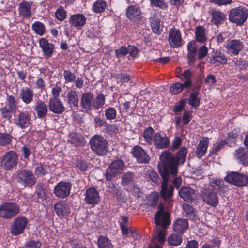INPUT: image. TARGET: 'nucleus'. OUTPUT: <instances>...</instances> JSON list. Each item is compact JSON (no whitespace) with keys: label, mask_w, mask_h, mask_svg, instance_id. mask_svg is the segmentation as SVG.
<instances>
[{"label":"nucleus","mask_w":248,"mask_h":248,"mask_svg":"<svg viewBox=\"0 0 248 248\" xmlns=\"http://www.w3.org/2000/svg\"><path fill=\"white\" fill-rule=\"evenodd\" d=\"M187 150L182 147L175 156L169 152H165L160 156V161L158 163L159 172L164 175L166 170L170 172L173 176L177 174V165L183 164L186 160Z\"/></svg>","instance_id":"nucleus-1"},{"label":"nucleus","mask_w":248,"mask_h":248,"mask_svg":"<svg viewBox=\"0 0 248 248\" xmlns=\"http://www.w3.org/2000/svg\"><path fill=\"white\" fill-rule=\"evenodd\" d=\"M90 145L92 151L99 156L105 155L108 151V143L100 135L92 137L90 140Z\"/></svg>","instance_id":"nucleus-2"},{"label":"nucleus","mask_w":248,"mask_h":248,"mask_svg":"<svg viewBox=\"0 0 248 248\" xmlns=\"http://www.w3.org/2000/svg\"><path fill=\"white\" fill-rule=\"evenodd\" d=\"M165 175H162L161 172H159L163 181L161 185V189L160 194L161 197L164 200L168 203V207H170L171 206V198L173 196V192L174 191V187L171 185H168V181L169 179L170 174H171L170 172L166 170Z\"/></svg>","instance_id":"nucleus-3"},{"label":"nucleus","mask_w":248,"mask_h":248,"mask_svg":"<svg viewBox=\"0 0 248 248\" xmlns=\"http://www.w3.org/2000/svg\"><path fill=\"white\" fill-rule=\"evenodd\" d=\"M248 16L247 9L243 6H239L231 10L229 15V20L237 25H242L246 21Z\"/></svg>","instance_id":"nucleus-4"},{"label":"nucleus","mask_w":248,"mask_h":248,"mask_svg":"<svg viewBox=\"0 0 248 248\" xmlns=\"http://www.w3.org/2000/svg\"><path fill=\"white\" fill-rule=\"evenodd\" d=\"M16 180L18 183L24 187H30L35 185L36 178L30 170H21L17 171Z\"/></svg>","instance_id":"nucleus-5"},{"label":"nucleus","mask_w":248,"mask_h":248,"mask_svg":"<svg viewBox=\"0 0 248 248\" xmlns=\"http://www.w3.org/2000/svg\"><path fill=\"white\" fill-rule=\"evenodd\" d=\"M18 161L17 154L14 151H10L1 157L0 166L5 170H10L16 166Z\"/></svg>","instance_id":"nucleus-6"},{"label":"nucleus","mask_w":248,"mask_h":248,"mask_svg":"<svg viewBox=\"0 0 248 248\" xmlns=\"http://www.w3.org/2000/svg\"><path fill=\"white\" fill-rule=\"evenodd\" d=\"M20 212V207L16 203L5 202L0 206V216L5 219H10Z\"/></svg>","instance_id":"nucleus-7"},{"label":"nucleus","mask_w":248,"mask_h":248,"mask_svg":"<svg viewBox=\"0 0 248 248\" xmlns=\"http://www.w3.org/2000/svg\"><path fill=\"white\" fill-rule=\"evenodd\" d=\"M200 196L206 204L211 207H216L219 203L217 193L210 188H202L200 191Z\"/></svg>","instance_id":"nucleus-8"},{"label":"nucleus","mask_w":248,"mask_h":248,"mask_svg":"<svg viewBox=\"0 0 248 248\" xmlns=\"http://www.w3.org/2000/svg\"><path fill=\"white\" fill-rule=\"evenodd\" d=\"M124 163L121 160L113 161L106 170V178L107 181H111L120 175L124 169Z\"/></svg>","instance_id":"nucleus-9"},{"label":"nucleus","mask_w":248,"mask_h":248,"mask_svg":"<svg viewBox=\"0 0 248 248\" xmlns=\"http://www.w3.org/2000/svg\"><path fill=\"white\" fill-rule=\"evenodd\" d=\"M225 180L239 187L245 186L248 184V177L236 172H232L227 175Z\"/></svg>","instance_id":"nucleus-10"},{"label":"nucleus","mask_w":248,"mask_h":248,"mask_svg":"<svg viewBox=\"0 0 248 248\" xmlns=\"http://www.w3.org/2000/svg\"><path fill=\"white\" fill-rule=\"evenodd\" d=\"M71 188V183L61 181L55 186L53 191L54 194L57 197L64 199L70 195Z\"/></svg>","instance_id":"nucleus-11"},{"label":"nucleus","mask_w":248,"mask_h":248,"mask_svg":"<svg viewBox=\"0 0 248 248\" xmlns=\"http://www.w3.org/2000/svg\"><path fill=\"white\" fill-rule=\"evenodd\" d=\"M28 220L24 216H19L14 221L11 232L12 235L16 236L23 233L27 226Z\"/></svg>","instance_id":"nucleus-12"},{"label":"nucleus","mask_w":248,"mask_h":248,"mask_svg":"<svg viewBox=\"0 0 248 248\" xmlns=\"http://www.w3.org/2000/svg\"><path fill=\"white\" fill-rule=\"evenodd\" d=\"M14 123L16 125L23 129L28 127L31 124V117L27 111H19L15 116Z\"/></svg>","instance_id":"nucleus-13"},{"label":"nucleus","mask_w":248,"mask_h":248,"mask_svg":"<svg viewBox=\"0 0 248 248\" xmlns=\"http://www.w3.org/2000/svg\"><path fill=\"white\" fill-rule=\"evenodd\" d=\"M155 222L156 225H161L164 228L170 223L169 214L168 212L164 211L163 207L162 205H159V210L155 215Z\"/></svg>","instance_id":"nucleus-14"},{"label":"nucleus","mask_w":248,"mask_h":248,"mask_svg":"<svg viewBox=\"0 0 248 248\" xmlns=\"http://www.w3.org/2000/svg\"><path fill=\"white\" fill-rule=\"evenodd\" d=\"M168 41L171 47H179L182 45V41L180 31L174 28L171 29L169 32Z\"/></svg>","instance_id":"nucleus-15"},{"label":"nucleus","mask_w":248,"mask_h":248,"mask_svg":"<svg viewBox=\"0 0 248 248\" xmlns=\"http://www.w3.org/2000/svg\"><path fill=\"white\" fill-rule=\"evenodd\" d=\"M85 195L84 200L87 204H97L100 201L99 192L94 187L88 188Z\"/></svg>","instance_id":"nucleus-16"},{"label":"nucleus","mask_w":248,"mask_h":248,"mask_svg":"<svg viewBox=\"0 0 248 248\" xmlns=\"http://www.w3.org/2000/svg\"><path fill=\"white\" fill-rule=\"evenodd\" d=\"M153 142L158 149L167 147L170 144L169 139L163 132H157L154 135Z\"/></svg>","instance_id":"nucleus-17"},{"label":"nucleus","mask_w":248,"mask_h":248,"mask_svg":"<svg viewBox=\"0 0 248 248\" xmlns=\"http://www.w3.org/2000/svg\"><path fill=\"white\" fill-rule=\"evenodd\" d=\"M243 45L239 40H231L229 41L225 46L226 52L230 55H238Z\"/></svg>","instance_id":"nucleus-18"},{"label":"nucleus","mask_w":248,"mask_h":248,"mask_svg":"<svg viewBox=\"0 0 248 248\" xmlns=\"http://www.w3.org/2000/svg\"><path fill=\"white\" fill-rule=\"evenodd\" d=\"M132 154L137 161L140 163H147L150 161V157L142 148L135 146L132 149Z\"/></svg>","instance_id":"nucleus-19"},{"label":"nucleus","mask_w":248,"mask_h":248,"mask_svg":"<svg viewBox=\"0 0 248 248\" xmlns=\"http://www.w3.org/2000/svg\"><path fill=\"white\" fill-rule=\"evenodd\" d=\"M86 22V18L82 14L73 15L69 18V22L71 27L81 29Z\"/></svg>","instance_id":"nucleus-20"},{"label":"nucleus","mask_w":248,"mask_h":248,"mask_svg":"<svg viewBox=\"0 0 248 248\" xmlns=\"http://www.w3.org/2000/svg\"><path fill=\"white\" fill-rule=\"evenodd\" d=\"M39 46L46 58L52 57L54 52L53 44L49 43L46 39L42 38L39 40Z\"/></svg>","instance_id":"nucleus-21"},{"label":"nucleus","mask_w":248,"mask_h":248,"mask_svg":"<svg viewBox=\"0 0 248 248\" xmlns=\"http://www.w3.org/2000/svg\"><path fill=\"white\" fill-rule=\"evenodd\" d=\"M126 16L130 20L137 21L141 18L142 13L139 7L131 5L127 8Z\"/></svg>","instance_id":"nucleus-22"},{"label":"nucleus","mask_w":248,"mask_h":248,"mask_svg":"<svg viewBox=\"0 0 248 248\" xmlns=\"http://www.w3.org/2000/svg\"><path fill=\"white\" fill-rule=\"evenodd\" d=\"M49 108L54 113L61 114L65 110L63 104L59 98H50L49 100Z\"/></svg>","instance_id":"nucleus-23"},{"label":"nucleus","mask_w":248,"mask_h":248,"mask_svg":"<svg viewBox=\"0 0 248 248\" xmlns=\"http://www.w3.org/2000/svg\"><path fill=\"white\" fill-rule=\"evenodd\" d=\"M93 94L90 92L82 94L81 97V103L82 108L89 111L93 109Z\"/></svg>","instance_id":"nucleus-24"},{"label":"nucleus","mask_w":248,"mask_h":248,"mask_svg":"<svg viewBox=\"0 0 248 248\" xmlns=\"http://www.w3.org/2000/svg\"><path fill=\"white\" fill-rule=\"evenodd\" d=\"M33 92L30 87L22 88L19 92V97L26 104H29L33 101Z\"/></svg>","instance_id":"nucleus-25"},{"label":"nucleus","mask_w":248,"mask_h":248,"mask_svg":"<svg viewBox=\"0 0 248 248\" xmlns=\"http://www.w3.org/2000/svg\"><path fill=\"white\" fill-rule=\"evenodd\" d=\"M211 23L216 26L222 24L226 18L224 12L219 10H213L211 11Z\"/></svg>","instance_id":"nucleus-26"},{"label":"nucleus","mask_w":248,"mask_h":248,"mask_svg":"<svg viewBox=\"0 0 248 248\" xmlns=\"http://www.w3.org/2000/svg\"><path fill=\"white\" fill-rule=\"evenodd\" d=\"M34 110L36 112L39 118H43L46 116L47 113V106L45 103L39 100L36 102L34 105Z\"/></svg>","instance_id":"nucleus-27"},{"label":"nucleus","mask_w":248,"mask_h":248,"mask_svg":"<svg viewBox=\"0 0 248 248\" xmlns=\"http://www.w3.org/2000/svg\"><path fill=\"white\" fill-rule=\"evenodd\" d=\"M54 210L60 217H63L69 212L68 205L63 202H59L54 205Z\"/></svg>","instance_id":"nucleus-28"},{"label":"nucleus","mask_w":248,"mask_h":248,"mask_svg":"<svg viewBox=\"0 0 248 248\" xmlns=\"http://www.w3.org/2000/svg\"><path fill=\"white\" fill-rule=\"evenodd\" d=\"M188 227V223L186 219L178 218L173 224L174 231L181 234H183Z\"/></svg>","instance_id":"nucleus-29"},{"label":"nucleus","mask_w":248,"mask_h":248,"mask_svg":"<svg viewBox=\"0 0 248 248\" xmlns=\"http://www.w3.org/2000/svg\"><path fill=\"white\" fill-rule=\"evenodd\" d=\"M18 12L23 17L28 18L31 15V5L27 1H22L19 4Z\"/></svg>","instance_id":"nucleus-30"},{"label":"nucleus","mask_w":248,"mask_h":248,"mask_svg":"<svg viewBox=\"0 0 248 248\" xmlns=\"http://www.w3.org/2000/svg\"><path fill=\"white\" fill-rule=\"evenodd\" d=\"M208 143L209 140L208 138H203L200 140L196 151L197 156L199 158L205 155L208 146Z\"/></svg>","instance_id":"nucleus-31"},{"label":"nucleus","mask_w":248,"mask_h":248,"mask_svg":"<svg viewBox=\"0 0 248 248\" xmlns=\"http://www.w3.org/2000/svg\"><path fill=\"white\" fill-rule=\"evenodd\" d=\"M179 193L180 197L184 201L190 202L193 199L195 191L190 187H183L180 189Z\"/></svg>","instance_id":"nucleus-32"},{"label":"nucleus","mask_w":248,"mask_h":248,"mask_svg":"<svg viewBox=\"0 0 248 248\" xmlns=\"http://www.w3.org/2000/svg\"><path fill=\"white\" fill-rule=\"evenodd\" d=\"M227 61L228 59L225 55L220 51H216L210 58V62L213 64L218 63L221 64H225Z\"/></svg>","instance_id":"nucleus-33"},{"label":"nucleus","mask_w":248,"mask_h":248,"mask_svg":"<svg viewBox=\"0 0 248 248\" xmlns=\"http://www.w3.org/2000/svg\"><path fill=\"white\" fill-rule=\"evenodd\" d=\"M195 39L197 42L204 43L207 39L206 30L201 26H198L195 29Z\"/></svg>","instance_id":"nucleus-34"},{"label":"nucleus","mask_w":248,"mask_h":248,"mask_svg":"<svg viewBox=\"0 0 248 248\" xmlns=\"http://www.w3.org/2000/svg\"><path fill=\"white\" fill-rule=\"evenodd\" d=\"M67 102L71 107L78 108V106L79 98L78 93L75 91L71 90L67 94Z\"/></svg>","instance_id":"nucleus-35"},{"label":"nucleus","mask_w":248,"mask_h":248,"mask_svg":"<svg viewBox=\"0 0 248 248\" xmlns=\"http://www.w3.org/2000/svg\"><path fill=\"white\" fill-rule=\"evenodd\" d=\"M105 102V97L104 94H98L94 98L93 97V109L98 110L102 108Z\"/></svg>","instance_id":"nucleus-36"},{"label":"nucleus","mask_w":248,"mask_h":248,"mask_svg":"<svg viewBox=\"0 0 248 248\" xmlns=\"http://www.w3.org/2000/svg\"><path fill=\"white\" fill-rule=\"evenodd\" d=\"M98 248H114L110 240L106 237L101 235L97 241Z\"/></svg>","instance_id":"nucleus-37"},{"label":"nucleus","mask_w":248,"mask_h":248,"mask_svg":"<svg viewBox=\"0 0 248 248\" xmlns=\"http://www.w3.org/2000/svg\"><path fill=\"white\" fill-rule=\"evenodd\" d=\"M167 241L170 246H177L182 243V237L181 235L172 234L168 237Z\"/></svg>","instance_id":"nucleus-38"},{"label":"nucleus","mask_w":248,"mask_h":248,"mask_svg":"<svg viewBox=\"0 0 248 248\" xmlns=\"http://www.w3.org/2000/svg\"><path fill=\"white\" fill-rule=\"evenodd\" d=\"M192 75V72L189 69H187L185 70L183 73L180 75L179 76V78L182 79H185L186 81L184 83H185L186 88H189L192 85V81L191 79V77Z\"/></svg>","instance_id":"nucleus-39"},{"label":"nucleus","mask_w":248,"mask_h":248,"mask_svg":"<svg viewBox=\"0 0 248 248\" xmlns=\"http://www.w3.org/2000/svg\"><path fill=\"white\" fill-rule=\"evenodd\" d=\"M235 156L240 161L243 165H248V162L245 160L247 157L245 149L244 148H239L235 151Z\"/></svg>","instance_id":"nucleus-40"},{"label":"nucleus","mask_w":248,"mask_h":248,"mask_svg":"<svg viewBox=\"0 0 248 248\" xmlns=\"http://www.w3.org/2000/svg\"><path fill=\"white\" fill-rule=\"evenodd\" d=\"M150 21L153 32L156 34H160L161 32L160 30V23L159 19L156 17H153L150 18Z\"/></svg>","instance_id":"nucleus-41"},{"label":"nucleus","mask_w":248,"mask_h":248,"mask_svg":"<svg viewBox=\"0 0 248 248\" xmlns=\"http://www.w3.org/2000/svg\"><path fill=\"white\" fill-rule=\"evenodd\" d=\"M209 186L213 187L216 190H218L224 187V181L220 179H211L209 183Z\"/></svg>","instance_id":"nucleus-42"},{"label":"nucleus","mask_w":248,"mask_h":248,"mask_svg":"<svg viewBox=\"0 0 248 248\" xmlns=\"http://www.w3.org/2000/svg\"><path fill=\"white\" fill-rule=\"evenodd\" d=\"M32 29L36 34L39 35L44 34L46 30L44 25L39 21L35 22L32 25Z\"/></svg>","instance_id":"nucleus-43"},{"label":"nucleus","mask_w":248,"mask_h":248,"mask_svg":"<svg viewBox=\"0 0 248 248\" xmlns=\"http://www.w3.org/2000/svg\"><path fill=\"white\" fill-rule=\"evenodd\" d=\"M83 140V137L78 134L71 133L70 135L69 142L75 146L80 145Z\"/></svg>","instance_id":"nucleus-44"},{"label":"nucleus","mask_w":248,"mask_h":248,"mask_svg":"<svg viewBox=\"0 0 248 248\" xmlns=\"http://www.w3.org/2000/svg\"><path fill=\"white\" fill-rule=\"evenodd\" d=\"M185 87V83H176L171 85L170 90L172 93L177 94L182 92Z\"/></svg>","instance_id":"nucleus-45"},{"label":"nucleus","mask_w":248,"mask_h":248,"mask_svg":"<svg viewBox=\"0 0 248 248\" xmlns=\"http://www.w3.org/2000/svg\"><path fill=\"white\" fill-rule=\"evenodd\" d=\"M106 5V3L103 0H98L93 4V11L95 13L102 12L105 9Z\"/></svg>","instance_id":"nucleus-46"},{"label":"nucleus","mask_w":248,"mask_h":248,"mask_svg":"<svg viewBox=\"0 0 248 248\" xmlns=\"http://www.w3.org/2000/svg\"><path fill=\"white\" fill-rule=\"evenodd\" d=\"M183 208L187 217L191 219L195 218L196 213L192 206L187 203H185L183 205Z\"/></svg>","instance_id":"nucleus-47"},{"label":"nucleus","mask_w":248,"mask_h":248,"mask_svg":"<svg viewBox=\"0 0 248 248\" xmlns=\"http://www.w3.org/2000/svg\"><path fill=\"white\" fill-rule=\"evenodd\" d=\"M198 92H193L191 93L190 97L188 98L189 104L194 107H197L200 105V98L198 97Z\"/></svg>","instance_id":"nucleus-48"},{"label":"nucleus","mask_w":248,"mask_h":248,"mask_svg":"<svg viewBox=\"0 0 248 248\" xmlns=\"http://www.w3.org/2000/svg\"><path fill=\"white\" fill-rule=\"evenodd\" d=\"M154 133V130L151 127L147 128L144 132L143 137L144 139L146 141L150 144H152L153 143Z\"/></svg>","instance_id":"nucleus-49"},{"label":"nucleus","mask_w":248,"mask_h":248,"mask_svg":"<svg viewBox=\"0 0 248 248\" xmlns=\"http://www.w3.org/2000/svg\"><path fill=\"white\" fill-rule=\"evenodd\" d=\"M105 114L107 120H113L116 117V111L111 107H108L106 108Z\"/></svg>","instance_id":"nucleus-50"},{"label":"nucleus","mask_w":248,"mask_h":248,"mask_svg":"<svg viewBox=\"0 0 248 248\" xmlns=\"http://www.w3.org/2000/svg\"><path fill=\"white\" fill-rule=\"evenodd\" d=\"M63 75L65 83L73 82L76 79V75L70 70H64Z\"/></svg>","instance_id":"nucleus-51"},{"label":"nucleus","mask_w":248,"mask_h":248,"mask_svg":"<svg viewBox=\"0 0 248 248\" xmlns=\"http://www.w3.org/2000/svg\"><path fill=\"white\" fill-rule=\"evenodd\" d=\"M2 117L3 119L9 120L12 116V112L6 106L2 107L0 110Z\"/></svg>","instance_id":"nucleus-52"},{"label":"nucleus","mask_w":248,"mask_h":248,"mask_svg":"<svg viewBox=\"0 0 248 248\" xmlns=\"http://www.w3.org/2000/svg\"><path fill=\"white\" fill-rule=\"evenodd\" d=\"M8 106L11 111L15 112L17 109L15 98L13 95H8L7 98Z\"/></svg>","instance_id":"nucleus-53"},{"label":"nucleus","mask_w":248,"mask_h":248,"mask_svg":"<svg viewBox=\"0 0 248 248\" xmlns=\"http://www.w3.org/2000/svg\"><path fill=\"white\" fill-rule=\"evenodd\" d=\"M115 79L121 82H127L130 79L129 75L124 73L115 74L113 76Z\"/></svg>","instance_id":"nucleus-54"},{"label":"nucleus","mask_w":248,"mask_h":248,"mask_svg":"<svg viewBox=\"0 0 248 248\" xmlns=\"http://www.w3.org/2000/svg\"><path fill=\"white\" fill-rule=\"evenodd\" d=\"M11 141V137L8 134L0 133V145L5 146Z\"/></svg>","instance_id":"nucleus-55"},{"label":"nucleus","mask_w":248,"mask_h":248,"mask_svg":"<svg viewBox=\"0 0 248 248\" xmlns=\"http://www.w3.org/2000/svg\"><path fill=\"white\" fill-rule=\"evenodd\" d=\"M147 175L148 178L153 182L156 183L158 182L159 177L156 172L153 170H148Z\"/></svg>","instance_id":"nucleus-56"},{"label":"nucleus","mask_w":248,"mask_h":248,"mask_svg":"<svg viewBox=\"0 0 248 248\" xmlns=\"http://www.w3.org/2000/svg\"><path fill=\"white\" fill-rule=\"evenodd\" d=\"M134 177V174L132 172H128L122 176V185H127L132 181Z\"/></svg>","instance_id":"nucleus-57"},{"label":"nucleus","mask_w":248,"mask_h":248,"mask_svg":"<svg viewBox=\"0 0 248 248\" xmlns=\"http://www.w3.org/2000/svg\"><path fill=\"white\" fill-rule=\"evenodd\" d=\"M152 5L162 9H166L168 7L167 3L164 0H150Z\"/></svg>","instance_id":"nucleus-58"},{"label":"nucleus","mask_w":248,"mask_h":248,"mask_svg":"<svg viewBox=\"0 0 248 248\" xmlns=\"http://www.w3.org/2000/svg\"><path fill=\"white\" fill-rule=\"evenodd\" d=\"M216 78L215 75L213 74H209L208 76L204 78V83L209 86H214L217 83Z\"/></svg>","instance_id":"nucleus-59"},{"label":"nucleus","mask_w":248,"mask_h":248,"mask_svg":"<svg viewBox=\"0 0 248 248\" xmlns=\"http://www.w3.org/2000/svg\"><path fill=\"white\" fill-rule=\"evenodd\" d=\"M128 50L124 46H122L115 50V53L116 57L119 58L122 56H125L127 54Z\"/></svg>","instance_id":"nucleus-60"},{"label":"nucleus","mask_w":248,"mask_h":248,"mask_svg":"<svg viewBox=\"0 0 248 248\" xmlns=\"http://www.w3.org/2000/svg\"><path fill=\"white\" fill-rule=\"evenodd\" d=\"M159 196L157 193L151 195L149 198V201L152 207H155L158 202Z\"/></svg>","instance_id":"nucleus-61"},{"label":"nucleus","mask_w":248,"mask_h":248,"mask_svg":"<svg viewBox=\"0 0 248 248\" xmlns=\"http://www.w3.org/2000/svg\"><path fill=\"white\" fill-rule=\"evenodd\" d=\"M61 92L62 87L60 84L58 83H56L52 88V94L54 97L53 98H58Z\"/></svg>","instance_id":"nucleus-62"},{"label":"nucleus","mask_w":248,"mask_h":248,"mask_svg":"<svg viewBox=\"0 0 248 248\" xmlns=\"http://www.w3.org/2000/svg\"><path fill=\"white\" fill-rule=\"evenodd\" d=\"M66 14L63 8H59L55 13L56 17L60 21L63 20L66 17Z\"/></svg>","instance_id":"nucleus-63"},{"label":"nucleus","mask_w":248,"mask_h":248,"mask_svg":"<svg viewBox=\"0 0 248 248\" xmlns=\"http://www.w3.org/2000/svg\"><path fill=\"white\" fill-rule=\"evenodd\" d=\"M41 243L39 241L31 240L27 242L24 248H40Z\"/></svg>","instance_id":"nucleus-64"}]
</instances>
